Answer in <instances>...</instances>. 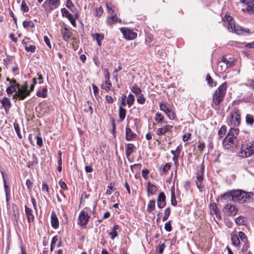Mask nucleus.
<instances>
[{
    "label": "nucleus",
    "mask_w": 254,
    "mask_h": 254,
    "mask_svg": "<svg viewBox=\"0 0 254 254\" xmlns=\"http://www.w3.org/2000/svg\"><path fill=\"white\" fill-rule=\"evenodd\" d=\"M239 129L237 128L231 127L223 140V144L225 148L229 149L236 146L239 142L238 135Z\"/></svg>",
    "instance_id": "obj_1"
},
{
    "label": "nucleus",
    "mask_w": 254,
    "mask_h": 254,
    "mask_svg": "<svg viewBox=\"0 0 254 254\" xmlns=\"http://www.w3.org/2000/svg\"><path fill=\"white\" fill-rule=\"evenodd\" d=\"M227 83L224 82L216 90L212 96V102L211 106L212 107L218 106L223 101L226 93Z\"/></svg>",
    "instance_id": "obj_2"
},
{
    "label": "nucleus",
    "mask_w": 254,
    "mask_h": 254,
    "mask_svg": "<svg viewBox=\"0 0 254 254\" xmlns=\"http://www.w3.org/2000/svg\"><path fill=\"white\" fill-rule=\"evenodd\" d=\"M224 25L227 28L228 30L231 32H235L238 34H242L244 32L249 33L250 32L249 29H244L241 27L236 26L235 22L231 16L226 14L225 16Z\"/></svg>",
    "instance_id": "obj_3"
},
{
    "label": "nucleus",
    "mask_w": 254,
    "mask_h": 254,
    "mask_svg": "<svg viewBox=\"0 0 254 254\" xmlns=\"http://www.w3.org/2000/svg\"><path fill=\"white\" fill-rule=\"evenodd\" d=\"M251 193L246 192L241 190L232 191V200L235 202L243 203L250 201L252 198Z\"/></svg>",
    "instance_id": "obj_4"
},
{
    "label": "nucleus",
    "mask_w": 254,
    "mask_h": 254,
    "mask_svg": "<svg viewBox=\"0 0 254 254\" xmlns=\"http://www.w3.org/2000/svg\"><path fill=\"white\" fill-rule=\"evenodd\" d=\"M227 122L229 126L237 127L241 123L239 110L237 108H234L227 117Z\"/></svg>",
    "instance_id": "obj_5"
},
{
    "label": "nucleus",
    "mask_w": 254,
    "mask_h": 254,
    "mask_svg": "<svg viewBox=\"0 0 254 254\" xmlns=\"http://www.w3.org/2000/svg\"><path fill=\"white\" fill-rule=\"evenodd\" d=\"M60 4V0H46L42 4V7L47 13H50L54 10L58 8Z\"/></svg>",
    "instance_id": "obj_6"
},
{
    "label": "nucleus",
    "mask_w": 254,
    "mask_h": 254,
    "mask_svg": "<svg viewBox=\"0 0 254 254\" xmlns=\"http://www.w3.org/2000/svg\"><path fill=\"white\" fill-rule=\"evenodd\" d=\"M160 110L163 111L167 117L171 120L176 118V113L172 107L166 102H162L159 104Z\"/></svg>",
    "instance_id": "obj_7"
},
{
    "label": "nucleus",
    "mask_w": 254,
    "mask_h": 254,
    "mask_svg": "<svg viewBox=\"0 0 254 254\" xmlns=\"http://www.w3.org/2000/svg\"><path fill=\"white\" fill-rule=\"evenodd\" d=\"M254 154V142L247 145H243L239 153L240 157L246 158Z\"/></svg>",
    "instance_id": "obj_8"
},
{
    "label": "nucleus",
    "mask_w": 254,
    "mask_h": 254,
    "mask_svg": "<svg viewBox=\"0 0 254 254\" xmlns=\"http://www.w3.org/2000/svg\"><path fill=\"white\" fill-rule=\"evenodd\" d=\"M28 88V85L27 82L22 85H19L17 87L16 92L19 95L20 100H24L27 96L29 95Z\"/></svg>",
    "instance_id": "obj_9"
},
{
    "label": "nucleus",
    "mask_w": 254,
    "mask_h": 254,
    "mask_svg": "<svg viewBox=\"0 0 254 254\" xmlns=\"http://www.w3.org/2000/svg\"><path fill=\"white\" fill-rule=\"evenodd\" d=\"M120 31L123 34L124 37L127 40H131L137 37V33L130 29L121 28Z\"/></svg>",
    "instance_id": "obj_10"
},
{
    "label": "nucleus",
    "mask_w": 254,
    "mask_h": 254,
    "mask_svg": "<svg viewBox=\"0 0 254 254\" xmlns=\"http://www.w3.org/2000/svg\"><path fill=\"white\" fill-rule=\"evenodd\" d=\"M244 3L245 7L242 10L248 13H254V0H240Z\"/></svg>",
    "instance_id": "obj_11"
},
{
    "label": "nucleus",
    "mask_w": 254,
    "mask_h": 254,
    "mask_svg": "<svg viewBox=\"0 0 254 254\" xmlns=\"http://www.w3.org/2000/svg\"><path fill=\"white\" fill-rule=\"evenodd\" d=\"M204 170V166L202 165L199 170H198L196 175V184L197 188L199 190H201L204 187L203 185Z\"/></svg>",
    "instance_id": "obj_12"
},
{
    "label": "nucleus",
    "mask_w": 254,
    "mask_h": 254,
    "mask_svg": "<svg viewBox=\"0 0 254 254\" xmlns=\"http://www.w3.org/2000/svg\"><path fill=\"white\" fill-rule=\"evenodd\" d=\"M89 218L90 216L86 212L81 211L79 214L78 224L81 226H86L88 222Z\"/></svg>",
    "instance_id": "obj_13"
},
{
    "label": "nucleus",
    "mask_w": 254,
    "mask_h": 254,
    "mask_svg": "<svg viewBox=\"0 0 254 254\" xmlns=\"http://www.w3.org/2000/svg\"><path fill=\"white\" fill-rule=\"evenodd\" d=\"M224 209L227 215L230 216L235 215L238 211L237 207L234 205L230 203L227 204Z\"/></svg>",
    "instance_id": "obj_14"
},
{
    "label": "nucleus",
    "mask_w": 254,
    "mask_h": 254,
    "mask_svg": "<svg viewBox=\"0 0 254 254\" xmlns=\"http://www.w3.org/2000/svg\"><path fill=\"white\" fill-rule=\"evenodd\" d=\"M61 12L63 16L66 17L70 22L71 24L76 27V21L73 16L65 8L61 9Z\"/></svg>",
    "instance_id": "obj_15"
},
{
    "label": "nucleus",
    "mask_w": 254,
    "mask_h": 254,
    "mask_svg": "<svg viewBox=\"0 0 254 254\" xmlns=\"http://www.w3.org/2000/svg\"><path fill=\"white\" fill-rule=\"evenodd\" d=\"M173 128V126L166 125L163 127L157 129L156 133L158 135H164L169 131L171 130Z\"/></svg>",
    "instance_id": "obj_16"
},
{
    "label": "nucleus",
    "mask_w": 254,
    "mask_h": 254,
    "mask_svg": "<svg viewBox=\"0 0 254 254\" xmlns=\"http://www.w3.org/2000/svg\"><path fill=\"white\" fill-rule=\"evenodd\" d=\"M166 205V196L163 192H160L157 198V206L163 208Z\"/></svg>",
    "instance_id": "obj_17"
},
{
    "label": "nucleus",
    "mask_w": 254,
    "mask_h": 254,
    "mask_svg": "<svg viewBox=\"0 0 254 254\" xmlns=\"http://www.w3.org/2000/svg\"><path fill=\"white\" fill-rule=\"evenodd\" d=\"M0 102L1 103L2 107L4 108L5 111L6 112H8L11 107V103L10 100L8 98L4 97L0 99Z\"/></svg>",
    "instance_id": "obj_18"
},
{
    "label": "nucleus",
    "mask_w": 254,
    "mask_h": 254,
    "mask_svg": "<svg viewBox=\"0 0 254 254\" xmlns=\"http://www.w3.org/2000/svg\"><path fill=\"white\" fill-rule=\"evenodd\" d=\"M61 32L63 39L65 41H68L71 35V32L69 29L67 27L64 26L63 27H62Z\"/></svg>",
    "instance_id": "obj_19"
},
{
    "label": "nucleus",
    "mask_w": 254,
    "mask_h": 254,
    "mask_svg": "<svg viewBox=\"0 0 254 254\" xmlns=\"http://www.w3.org/2000/svg\"><path fill=\"white\" fill-rule=\"evenodd\" d=\"M157 188L154 184L148 182L147 185V195L149 197L151 195H154L156 193Z\"/></svg>",
    "instance_id": "obj_20"
},
{
    "label": "nucleus",
    "mask_w": 254,
    "mask_h": 254,
    "mask_svg": "<svg viewBox=\"0 0 254 254\" xmlns=\"http://www.w3.org/2000/svg\"><path fill=\"white\" fill-rule=\"evenodd\" d=\"M91 36L93 40H95L96 41L97 43V45L99 46H101V41L104 39V35L103 33H94L92 34Z\"/></svg>",
    "instance_id": "obj_21"
},
{
    "label": "nucleus",
    "mask_w": 254,
    "mask_h": 254,
    "mask_svg": "<svg viewBox=\"0 0 254 254\" xmlns=\"http://www.w3.org/2000/svg\"><path fill=\"white\" fill-rule=\"evenodd\" d=\"M51 219L52 226L54 228L57 229L59 227V223L57 216L54 211H53L52 213Z\"/></svg>",
    "instance_id": "obj_22"
},
{
    "label": "nucleus",
    "mask_w": 254,
    "mask_h": 254,
    "mask_svg": "<svg viewBox=\"0 0 254 254\" xmlns=\"http://www.w3.org/2000/svg\"><path fill=\"white\" fill-rule=\"evenodd\" d=\"M136 137V134L133 133L128 127L126 128V139L127 140H131Z\"/></svg>",
    "instance_id": "obj_23"
},
{
    "label": "nucleus",
    "mask_w": 254,
    "mask_h": 254,
    "mask_svg": "<svg viewBox=\"0 0 254 254\" xmlns=\"http://www.w3.org/2000/svg\"><path fill=\"white\" fill-rule=\"evenodd\" d=\"M25 211L26 214L27 215L28 221L29 223L33 222L34 219V216L33 214L32 213V209L30 208L27 207V206H25Z\"/></svg>",
    "instance_id": "obj_24"
},
{
    "label": "nucleus",
    "mask_w": 254,
    "mask_h": 254,
    "mask_svg": "<svg viewBox=\"0 0 254 254\" xmlns=\"http://www.w3.org/2000/svg\"><path fill=\"white\" fill-rule=\"evenodd\" d=\"M135 148L134 145L132 143H127L126 147V155L127 157L130 156V155L133 152Z\"/></svg>",
    "instance_id": "obj_25"
},
{
    "label": "nucleus",
    "mask_w": 254,
    "mask_h": 254,
    "mask_svg": "<svg viewBox=\"0 0 254 254\" xmlns=\"http://www.w3.org/2000/svg\"><path fill=\"white\" fill-rule=\"evenodd\" d=\"M117 21L119 22L120 23L122 22L121 20L118 18L116 15H113L110 17H108L107 20V23L108 25L110 26L116 23Z\"/></svg>",
    "instance_id": "obj_26"
},
{
    "label": "nucleus",
    "mask_w": 254,
    "mask_h": 254,
    "mask_svg": "<svg viewBox=\"0 0 254 254\" xmlns=\"http://www.w3.org/2000/svg\"><path fill=\"white\" fill-rule=\"evenodd\" d=\"M120 228L119 225H115L112 228V231L109 232V235L111 236V238L112 240H114L116 237L118 236V234L117 232V230H118Z\"/></svg>",
    "instance_id": "obj_27"
},
{
    "label": "nucleus",
    "mask_w": 254,
    "mask_h": 254,
    "mask_svg": "<svg viewBox=\"0 0 254 254\" xmlns=\"http://www.w3.org/2000/svg\"><path fill=\"white\" fill-rule=\"evenodd\" d=\"M112 86V84L110 80H105V81L101 85V88L107 92L111 90Z\"/></svg>",
    "instance_id": "obj_28"
},
{
    "label": "nucleus",
    "mask_w": 254,
    "mask_h": 254,
    "mask_svg": "<svg viewBox=\"0 0 254 254\" xmlns=\"http://www.w3.org/2000/svg\"><path fill=\"white\" fill-rule=\"evenodd\" d=\"M231 240L232 243L235 247H238L240 244V241L239 238L237 235L233 234L231 235Z\"/></svg>",
    "instance_id": "obj_29"
},
{
    "label": "nucleus",
    "mask_w": 254,
    "mask_h": 254,
    "mask_svg": "<svg viewBox=\"0 0 254 254\" xmlns=\"http://www.w3.org/2000/svg\"><path fill=\"white\" fill-rule=\"evenodd\" d=\"M127 111L125 109L123 108L122 106H120L119 110V114L120 121L121 122L124 120L126 116Z\"/></svg>",
    "instance_id": "obj_30"
},
{
    "label": "nucleus",
    "mask_w": 254,
    "mask_h": 254,
    "mask_svg": "<svg viewBox=\"0 0 254 254\" xmlns=\"http://www.w3.org/2000/svg\"><path fill=\"white\" fill-rule=\"evenodd\" d=\"M155 208V200L154 199L150 200L147 206V211L148 212H152Z\"/></svg>",
    "instance_id": "obj_31"
},
{
    "label": "nucleus",
    "mask_w": 254,
    "mask_h": 254,
    "mask_svg": "<svg viewBox=\"0 0 254 254\" xmlns=\"http://www.w3.org/2000/svg\"><path fill=\"white\" fill-rule=\"evenodd\" d=\"M130 90L136 96H138L141 94L142 91L141 89L138 87L136 84L133 85L130 87Z\"/></svg>",
    "instance_id": "obj_32"
},
{
    "label": "nucleus",
    "mask_w": 254,
    "mask_h": 254,
    "mask_svg": "<svg viewBox=\"0 0 254 254\" xmlns=\"http://www.w3.org/2000/svg\"><path fill=\"white\" fill-rule=\"evenodd\" d=\"M171 204L173 206H176L177 202L176 199L175 187L173 186L171 188Z\"/></svg>",
    "instance_id": "obj_33"
},
{
    "label": "nucleus",
    "mask_w": 254,
    "mask_h": 254,
    "mask_svg": "<svg viewBox=\"0 0 254 254\" xmlns=\"http://www.w3.org/2000/svg\"><path fill=\"white\" fill-rule=\"evenodd\" d=\"M164 116L160 113L157 112L155 114V116L154 117V120L157 123H162L164 121Z\"/></svg>",
    "instance_id": "obj_34"
},
{
    "label": "nucleus",
    "mask_w": 254,
    "mask_h": 254,
    "mask_svg": "<svg viewBox=\"0 0 254 254\" xmlns=\"http://www.w3.org/2000/svg\"><path fill=\"white\" fill-rule=\"evenodd\" d=\"M134 100L135 98L134 96L131 94H129L127 99V103L129 108L134 103Z\"/></svg>",
    "instance_id": "obj_35"
},
{
    "label": "nucleus",
    "mask_w": 254,
    "mask_h": 254,
    "mask_svg": "<svg viewBox=\"0 0 254 254\" xmlns=\"http://www.w3.org/2000/svg\"><path fill=\"white\" fill-rule=\"evenodd\" d=\"M227 131V127L225 125H223L218 130V134L220 138H222L226 134Z\"/></svg>",
    "instance_id": "obj_36"
},
{
    "label": "nucleus",
    "mask_w": 254,
    "mask_h": 254,
    "mask_svg": "<svg viewBox=\"0 0 254 254\" xmlns=\"http://www.w3.org/2000/svg\"><path fill=\"white\" fill-rule=\"evenodd\" d=\"M47 88L46 87H44L42 91H38L36 93V95L38 97H40L42 98H46L47 97Z\"/></svg>",
    "instance_id": "obj_37"
},
{
    "label": "nucleus",
    "mask_w": 254,
    "mask_h": 254,
    "mask_svg": "<svg viewBox=\"0 0 254 254\" xmlns=\"http://www.w3.org/2000/svg\"><path fill=\"white\" fill-rule=\"evenodd\" d=\"M227 69V65L225 64H224L223 62H218L217 66L218 70L220 71L221 72H223Z\"/></svg>",
    "instance_id": "obj_38"
},
{
    "label": "nucleus",
    "mask_w": 254,
    "mask_h": 254,
    "mask_svg": "<svg viewBox=\"0 0 254 254\" xmlns=\"http://www.w3.org/2000/svg\"><path fill=\"white\" fill-rule=\"evenodd\" d=\"M17 87H18L15 86L13 85H10L9 86H8L6 88V92L7 94L8 95L11 94L14 92L17 91Z\"/></svg>",
    "instance_id": "obj_39"
},
{
    "label": "nucleus",
    "mask_w": 254,
    "mask_h": 254,
    "mask_svg": "<svg viewBox=\"0 0 254 254\" xmlns=\"http://www.w3.org/2000/svg\"><path fill=\"white\" fill-rule=\"evenodd\" d=\"M106 7L108 9V12L109 14L113 13L115 10L116 7L110 2H107L106 3Z\"/></svg>",
    "instance_id": "obj_40"
},
{
    "label": "nucleus",
    "mask_w": 254,
    "mask_h": 254,
    "mask_svg": "<svg viewBox=\"0 0 254 254\" xmlns=\"http://www.w3.org/2000/svg\"><path fill=\"white\" fill-rule=\"evenodd\" d=\"M238 236L239 238V239H240L242 242L246 243L248 242L247 237L244 232L240 231L238 233Z\"/></svg>",
    "instance_id": "obj_41"
},
{
    "label": "nucleus",
    "mask_w": 254,
    "mask_h": 254,
    "mask_svg": "<svg viewBox=\"0 0 254 254\" xmlns=\"http://www.w3.org/2000/svg\"><path fill=\"white\" fill-rule=\"evenodd\" d=\"M87 106V108L84 109V112L86 113H89L90 115H91L93 113V109L92 108L91 103L89 101L87 102V104L85 105Z\"/></svg>",
    "instance_id": "obj_42"
},
{
    "label": "nucleus",
    "mask_w": 254,
    "mask_h": 254,
    "mask_svg": "<svg viewBox=\"0 0 254 254\" xmlns=\"http://www.w3.org/2000/svg\"><path fill=\"white\" fill-rule=\"evenodd\" d=\"M246 121L247 124L252 125L254 123V117L252 115L248 114L246 117Z\"/></svg>",
    "instance_id": "obj_43"
},
{
    "label": "nucleus",
    "mask_w": 254,
    "mask_h": 254,
    "mask_svg": "<svg viewBox=\"0 0 254 254\" xmlns=\"http://www.w3.org/2000/svg\"><path fill=\"white\" fill-rule=\"evenodd\" d=\"M20 9L23 12H27L29 11L28 7L24 0L22 1Z\"/></svg>",
    "instance_id": "obj_44"
},
{
    "label": "nucleus",
    "mask_w": 254,
    "mask_h": 254,
    "mask_svg": "<svg viewBox=\"0 0 254 254\" xmlns=\"http://www.w3.org/2000/svg\"><path fill=\"white\" fill-rule=\"evenodd\" d=\"M14 128L19 138H21L22 136L20 133V128L17 123H15L13 125Z\"/></svg>",
    "instance_id": "obj_45"
},
{
    "label": "nucleus",
    "mask_w": 254,
    "mask_h": 254,
    "mask_svg": "<svg viewBox=\"0 0 254 254\" xmlns=\"http://www.w3.org/2000/svg\"><path fill=\"white\" fill-rule=\"evenodd\" d=\"M230 197L232 198V191L231 192H227L221 195V199H228Z\"/></svg>",
    "instance_id": "obj_46"
},
{
    "label": "nucleus",
    "mask_w": 254,
    "mask_h": 254,
    "mask_svg": "<svg viewBox=\"0 0 254 254\" xmlns=\"http://www.w3.org/2000/svg\"><path fill=\"white\" fill-rule=\"evenodd\" d=\"M22 24H23V26L24 28H27L28 26L30 27L31 28H33L35 26L34 23L31 21H24L23 22Z\"/></svg>",
    "instance_id": "obj_47"
},
{
    "label": "nucleus",
    "mask_w": 254,
    "mask_h": 254,
    "mask_svg": "<svg viewBox=\"0 0 254 254\" xmlns=\"http://www.w3.org/2000/svg\"><path fill=\"white\" fill-rule=\"evenodd\" d=\"M145 98L144 97V95L141 94L138 96V98H137V102L140 104H143L145 102Z\"/></svg>",
    "instance_id": "obj_48"
},
{
    "label": "nucleus",
    "mask_w": 254,
    "mask_h": 254,
    "mask_svg": "<svg viewBox=\"0 0 254 254\" xmlns=\"http://www.w3.org/2000/svg\"><path fill=\"white\" fill-rule=\"evenodd\" d=\"M95 11V15L97 17H100L103 13V9L101 6H100L98 8H96Z\"/></svg>",
    "instance_id": "obj_49"
},
{
    "label": "nucleus",
    "mask_w": 254,
    "mask_h": 254,
    "mask_svg": "<svg viewBox=\"0 0 254 254\" xmlns=\"http://www.w3.org/2000/svg\"><path fill=\"white\" fill-rule=\"evenodd\" d=\"M58 239L57 236H54L52 240L51 247H50V251L53 252L54 248L55 247V245L56 243L58 241Z\"/></svg>",
    "instance_id": "obj_50"
},
{
    "label": "nucleus",
    "mask_w": 254,
    "mask_h": 254,
    "mask_svg": "<svg viewBox=\"0 0 254 254\" xmlns=\"http://www.w3.org/2000/svg\"><path fill=\"white\" fill-rule=\"evenodd\" d=\"M141 166L142 165L141 164H135L134 165H131L130 168L132 172H133V169H136L137 171H139L140 170Z\"/></svg>",
    "instance_id": "obj_51"
},
{
    "label": "nucleus",
    "mask_w": 254,
    "mask_h": 254,
    "mask_svg": "<svg viewBox=\"0 0 254 254\" xmlns=\"http://www.w3.org/2000/svg\"><path fill=\"white\" fill-rule=\"evenodd\" d=\"M92 88L93 90V93L96 99L98 98L97 97H99V89L97 86L95 84H92Z\"/></svg>",
    "instance_id": "obj_52"
},
{
    "label": "nucleus",
    "mask_w": 254,
    "mask_h": 254,
    "mask_svg": "<svg viewBox=\"0 0 254 254\" xmlns=\"http://www.w3.org/2000/svg\"><path fill=\"white\" fill-rule=\"evenodd\" d=\"M36 143L38 146L41 147L43 145V140L41 136H36Z\"/></svg>",
    "instance_id": "obj_53"
},
{
    "label": "nucleus",
    "mask_w": 254,
    "mask_h": 254,
    "mask_svg": "<svg viewBox=\"0 0 254 254\" xmlns=\"http://www.w3.org/2000/svg\"><path fill=\"white\" fill-rule=\"evenodd\" d=\"M164 228L167 232H170L172 231V227L170 221L165 223Z\"/></svg>",
    "instance_id": "obj_54"
},
{
    "label": "nucleus",
    "mask_w": 254,
    "mask_h": 254,
    "mask_svg": "<svg viewBox=\"0 0 254 254\" xmlns=\"http://www.w3.org/2000/svg\"><path fill=\"white\" fill-rule=\"evenodd\" d=\"M25 49L27 52H30L31 53H34L35 51L36 47L34 45H31L29 47L25 46Z\"/></svg>",
    "instance_id": "obj_55"
},
{
    "label": "nucleus",
    "mask_w": 254,
    "mask_h": 254,
    "mask_svg": "<svg viewBox=\"0 0 254 254\" xmlns=\"http://www.w3.org/2000/svg\"><path fill=\"white\" fill-rule=\"evenodd\" d=\"M235 222L239 225L243 224L244 222V218L242 216H239L236 218Z\"/></svg>",
    "instance_id": "obj_56"
},
{
    "label": "nucleus",
    "mask_w": 254,
    "mask_h": 254,
    "mask_svg": "<svg viewBox=\"0 0 254 254\" xmlns=\"http://www.w3.org/2000/svg\"><path fill=\"white\" fill-rule=\"evenodd\" d=\"M104 74L105 76V80H110V75L109 72V69L108 68H105L104 70Z\"/></svg>",
    "instance_id": "obj_57"
},
{
    "label": "nucleus",
    "mask_w": 254,
    "mask_h": 254,
    "mask_svg": "<svg viewBox=\"0 0 254 254\" xmlns=\"http://www.w3.org/2000/svg\"><path fill=\"white\" fill-rule=\"evenodd\" d=\"M7 81H9L10 85H13L15 86L19 87V85H20L19 83H17L16 80L14 79H10L9 78H7L6 79Z\"/></svg>",
    "instance_id": "obj_58"
},
{
    "label": "nucleus",
    "mask_w": 254,
    "mask_h": 254,
    "mask_svg": "<svg viewBox=\"0 0 254 254\" xmlns=\"http://www.w3.org/2000/svg\"><path fill=\"white\" fill-rule=\"evenodd\" d=\"M171 166L169 163L166 164L162 169V172L164 174L167 172L170 169Z\"/></svg>",
    "instance_id": "obj_59"
},
{
    "label": "nucleus",
    "mask_w": 254,
    "mask_h": 254,
    "mask_svg": "<svg viewBox=\"0 0 254 254\" xmlns=\"http://www.w3.org/2000/svg\"><path fill=\"white\" fill-rule=\"evenodd\" d=\"M33 83L31 85L30 89L28 90V92H29V95L30 94V93L34 90L35 85L36 83V81L35 78L32 79Z\"/></svg>",
    "instance_id": "obj_60"
},
{
    "label": "nucleus",
    "mask_w": 254,
    "mask_h": 254,
    "mask_svg": "<svg viewBox=\"0 0 254 254\" xmlns=\"http://www.w3.org/2000/svg\"><path fill=\"white\" fill-rule=\"evenodd\" d=\"M59 184L62 189L64 190H67V186L64 182L63 181H60L59 182Z\"/></svg>",
    "instance_id": "obj_61"
},
{
    "label": "nucleus",
    "mask_w": 254,
    "mask_h": 254,
    "mask_svg": "<svg viewBox=\"0 0 254 254\" xmlns=\"http://www.w3.org/2000/svg\"><path fill=\"white\" fill-rule=\"evenodd\" d=\"M127 99V97L125 95H123L121 97V105L123 106H126L127 104V102H126V100Z\"/></svg>",
    "instance_id": "obj_62"
},
{
    "label": "nucleus",
    "mask_w": 254,
    "mask_h": 254,
    "mask_svg": "<svg viewBox=\"0 0 254 254\" xmlns=\"http://www.w3.org/2000/svg\"><path fill=\"white\" fill-rule=\"evenodd\" d=\"M206 80L210 86H212L213 80L209 74L206 75Z\"/></svg>",
    "instance_id": "obj_63"
},
{
    "label": "nucleus",
    "mask_w": 254,
    "mask_h": 254,
    "mask_svg": "<svg viewBox=\"0 0 254 254\" xmlns=\"http://www.w3.org/2000/svg\"><path fill=\"white\" fill-rule=\"evenodd\" d=\"M49 187L48 185L45 183L43 182L42 185V190L43 191H46L47 192H49Z\"/></svg>",
    "instance_id": "obj_64"
}]
</instances>
